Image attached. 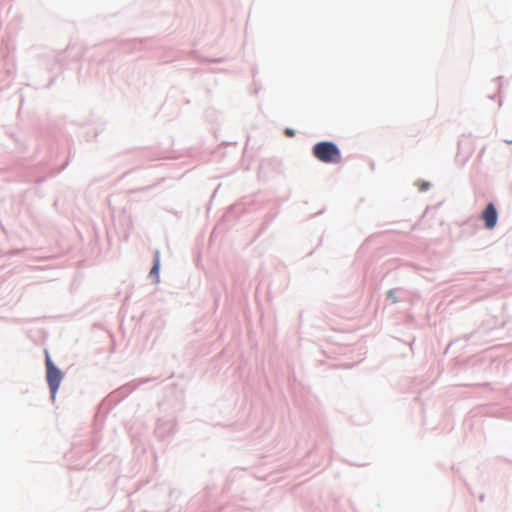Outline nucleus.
<instances>
[{
  "label": "nucleus",
  "instance_id": "obj_1",
  "mask_svg": "<svg viewBox=\"0 0 512 512\" xmlns=\"http://www.w3.org/2000/svg\"><path fill=\"white\" fill-rule=\"evenodd\" d=\"M313 155L324 163H338L341 161L339 148L332 142H319L313 147Z\"/></svg>",
  "mask_w": 512,
  "mask_h": 512
},
{
  "label": "nucleus",
  "instance_id": "obj_2",
  "mask_svg": "<svg viewBox=\"0 0 512 512\" xmlns=\"http://www.w3.org/2000/svg\"><path fill=\"white\" fill-rule=\"evenodd\" d=\"M46 379L51 390V396L54 399L62 380L61 371L53 364L49 353L45 352Z\"/></svg>",
  "mask_w": 512,
  "mask_h": 512
},
{
  "label": "nucleus",
  "instance_id": "obj_3",
  "mask_svg": "<svg viewBox=\"0 0 512 512\" xmlns=\"http://www.w3.org/2000/svg\"><path fill=\"white\" fill-rule=\"evenodd\" d=\"M487 229H493L497 224L498 214L494 204L489 203L481 215Z\"/></svg>",
  "mask_w": 512,
  "mask_h": 512
},
{
  "label": "nucleus",
  "instance_id": "obj_4",
  "mask_svg": "<svg viewBox=\"0 0 512 512\" xmlns=\"http://www.w3.org/2000/svg\"><path fill=\"white\" fill-rule=\"evenodd\" d=\"M158 272H159V261L157 260L155 262L154 266L152 267L150 274L158 276Z\"/></svg>",
  "mask_w": 512,
  "mask_h": 512
},
{
  "label": "nucleus",
  "instance_id": "obj_5",
  "mask_svg": "<svg viewBox=\"0 0 512 512\" xmlns=\"http://www.w3.org/2000/svg\"><path fill=\"white\" fill-rule=\"evenodd\" d=\"M463 146H464V148H467L469 150L472 149V144L470 142H468V141L463 142Z\"/></svg>",
  "mask_w": 512,
  "mask_h": 512
},
{
  "label": "nucleus",
  "instance_id": "obj_6",
  "mask_svg": "<svg viewBox=\"0 0 512 512\" xmlns=\"http://www.w3.org/2000/svg\"><path fill=\"white\" fill-rule=\"evenodd\" d=\"M429 187V184L428 183H422V185L420 186V190L421 191H425L427 190Z\"/></svg>",
  "mask_w": 512,
  "mask_h": 512
},
{
  "label": "nucleus",
  "instance_id": "obj_7",
  "mask_svg": "<svg viewBox=\"0 0 512 512\" xmlns=\"http://www.w3.org/2000/svg\"><path fill=\"white\" fill-rule=\"evenodd\" d=\"M286 134L289 135V136H293L294 132L292 130L287 129L286 130Z\"/></svg>",
  "mask_w": 512,
  "mask_h": 512
}]
</instances>
